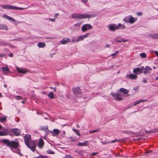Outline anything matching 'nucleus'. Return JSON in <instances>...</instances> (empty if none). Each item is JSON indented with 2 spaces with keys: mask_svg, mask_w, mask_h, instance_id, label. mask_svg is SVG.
Returning a JSON list of instances; mask_svg holds the SVG:
<instances>
[{
  "mask_svg": "<svg viewBox=\"0 0 158 158\" xmlns=\"http://www.w3.org/2000/svg\"><path fill=\"white\" fill-rule=\"evenodd\" d=\"M8 29V28L6 25L3 24L0 25V29L7 30Z\"/></svg>",
  "mask_w": 158,
  "mask_h": 158,
  "instance_id": "22",
  "label": "nucleus"
},
{
  "mask_svg": "<svg viewBox=\"0 0 158 158\" xmlns=\"http://www.w3.org/2000/svg\"><path fill=\"white\" fill-rule=\"evenodd\" d=\"M155 53H156V56H158V52L156 51Z\"/></svg>",
  "mask_w": 158,
  "mask_h": 158,
  "instance_id": "61",
  "label": "nucleus"
},
{
  "mask_svg": "<svg viewBox=\"0 0 158 158\" xmlns=\"http://www.w3.org/2000/svg\"><path fill=\"white\" fill-rule=\"evenodd\" d=\"M81 0V2L84 3H86L88 1L87 0Z\"/></svg>",
  "mask_w": 158,
  "mask_h": 158,
  "instance_id": "50",
  "label": "nucleus"
},
{
  "mask_svg": "<svg viewBox=\"0 0 158 158\" xmlns=\"http://www.w3.org/2000/svg\"><path fill=\"white\" fill-rule=\"evenodd\" d=\"M119 91L120 92H122L123 93L125 94H127L129 91V90H127L123 88H120L119 89Z\"/></svg>",
  "mask_w": 158,
  "mask_h": 158,
  "instance_id": "23",
  "label": "nucleus"
},
{
  "mask_svg": "<svg viewBox=\"0 0 158 158\" xmlns=\"http://www.w3.org/2000/svg\"><path fill=\"white\" fill-rule=\"evenodd\" d=\"M89 35V33H87L83 35H82L83 38V39L84 38H87L88 35Z\"/></svg>",
  "mask_w": 158,
  "mask_h": 158,
  "instance_id": "42",
  "label": "nucleus"
},
{
  "mask_svg": "<svg viewBox=\"0 0 158 158\" xmlns=\"http://www.w3.org/2000/svg\"><path fill=\"white\" fill-rule=\"evenodd\" d=\"M137 76L133 74H130L127 75L126 77L127 79H135L137 78Z\"/></svg>",
  "mask_w": 158,
  "mask_h": 158,
  "instance_id": "17",
  "label": "nucleus"
},
{
  "mask_svg": "<svg viewBox=\"0 0 158 158\" xmlns=\"http://www.w3.org/2000/svg\"><path fill=\"white\" fill-rule=\"evenodd\" d=\"M34 158H49L47 156H40L38 157H35Z\"/></svg>",
  "mask_w": 158,
  "mask_h": 158,
  "instance_id": "43",
  "label": "nucleus"
},
{
  "mask_svg": "<svg viewBox=\"0 0 158 158\" xmlns=\"http://www.w3.org/2000/svg\"><path fill=\"white\" fill-rule=\"evenodd\" d=\"M13 56V54L12 53H10L9 54V56L10 57H12Z\"/></svg>",
  "mask_w": 158,
  "mask_h": 158,
  "instance_id": "60",
  "label": "nucleus"
},
{
  "mask_svg": "<svg viewBox=\"0 0 158 158\" xmlns=\"http://www.w3.org/2000/svg\"><path fill=\"white\" fill-rule=\"evenodd\" d=\"M98 154V152H94V153H92L91 155H90L91 156H94L96 155H97Z\"/></svg>",
  "mask_w": 158,
  "mask_h": 158,
  "instance_id": "53",
  "label": "nucleus"
},
{
  "mask_svg": "<svg viewBox=\"0 0 158 158\" xmlns=\"http://www.w3.org/2000/svg\"><path fill=\"white\" fill-rule=\"evenodd\" d=\"M144 69V67L142 66L141 68H137L133 70V72L137 74H140L142 73Z\"/></svg>",
  "mask_w": 158,
  "mask_h": 158,
  "instance_id": "9",
  "label": "nucleus"
},
{
  "mask_svg": "<svg viewBox=\"0 0 158 158\" xmlns=\"http://www.w3.org/2000/svg\"><path fill=\"white\" fill-rule=\"evenodd\" d=\"M76 127L78 128H79L80 127L79 124H77L76 125Z\"/></svg>",
  "mask_w": 158,
  "mask_h": 158,
  "instance_id": "59",
  "label": "nucleus"
},
{
  "mask_svg": "<svg viewBox=\"0 0 158 158\" xmlns=\"http://www.w3.org/2000/svg\"><path fill=\"white\" fill-rule=\"evenodd\" d=\"M101 140L100 141L103 144H106L108 143H113L117 141L118 142H121V141L120 140H117L115 139L113 140L112 141H111L110 142H109L107 141V140H105V141H103V140H102V139H101Z\"/></svg>",
  "mask_w": 158,
  "mask_h": 158,
  "instance_id": "13",
  "label": "nucleus"
},
{
  "mask_svg": "<svg viewBox=\"0 0 158 158\" xmlns=\"http://www.w3.org/2000/svg\"><path fill=\"white\" fill-rule=\"evenodd\" d=\"M6 44L7 43L5 42H0V45H6Z\"/></svg>",
  "mask_w": 158,
  "mask_h": 158,
  "instance_id": "46",
  "label": "nucleus"
},
{
  "mask_svg": "<svg viewBox=\"0 0 158 158\" xmlns=\"http://www.w3.org/2000/svg\"><path fill=\"white\" fill-rule=\"evenodd\" d=\"M50 98L53 99L54 98V94L52 92H50L48 95Z\"/></svg>",
  "mask_w": 158,
  "mask_h": 158,
  "instance_id": "29",
  "label": "nucleus"
},
{
  "mask_svg": "<svg viewBox=\"0 0 158 158\" xmlns=\"http://www.w3.org/2000/svg\"><path fill=\"white\" fill-rule=\"evenodd\" d=\"M146 101V100H140L138 101H135L134 102V105L133 106H135L137 104L139 103L140 102H145Z\"/></svg>",
  "mask_w": 158,
  "mask_h": 158,
  "instance_id": "25",
  "label": "nucleus"
},
{
  "mask_svg": "<svg viewBox=\"0 0 158 158\" xmlns=\"http://www.w3.org/2000/svg\"><path fill=\"white\" fill-rule=\"evenodd\" d=\"M142 12H138L137 13V15L139 16H140L142 15Z\"/></svg>",
  "mask_w": 158,
  "mask_h": 158,
  "instance_id": "48",
  "label": "nucleus"
},
{
  "mask_svg": "<svg viewBox=\"0 0 158 158\" xmlns=\"http://www.w3.org/2000/svg\"><path fill=\"white\" fill-rule=\"evenodd\" d=\"M6 116H4L2 118L0 117V121L1 122H4L6 121Z\"/></svg>",
  "mask_w": 158,
  "mask_h": 158,
  "instance_id": "33",
  "label": "nucleus"
},
{
  "mask_svg": "<svg viewBox=\"0 0 158 158\" xmlns=\"http://www.w3.org/2000/svg\"><path fill=\"white\" fill-rule=\"evenodd\" d=\"M16 69L18 72L22 74H25L28 71L26 69L23 68H19L18 67H16Z\"/></svg>",
  "mask_w": 158,
  "mask_h": 158,
  "instance_id": "8",
  "label": "nucleus"
},
{
  "mask_svg": "<svg viewBox=\"0 0 158 158\" xmlns=\"http://www.w3.org/2000/svg\"><path fill=\"white\" fill-rule=\"evenodd\" d=\"M2 142L5 144L6 145L14 149H16L18 147L19 144L16 141H10L8 139H4L2 140Z\"/></svg>",
  "mask_w": 158,
  "mask_h": 158,
  "instance_id": "2",
  "label": "nucleus"
},
{
  "mask_svg": "<svg viewBox=\"0 0 158 158\" xmlns=\"http://www.w3.org/2000/svg\"><path fill=\"white\" fill-rule=\"evenodd\" d=\"M140 56L142 58H145L146 56V54L145 53L143 52L141 53L140 54Z\"/></svg>",
  "mask_w": 158,
  "mask_h": 158,
  "instance_id": "38",
  "label": "nucleus"
},
{
  "mask_svg": "<svg viewBox=\"0 0 158 158\" xmlns=\"http://www.w3.org/2000/svg\"><path fill=\"white\" fill-rule=\"evenodd\" d=\"M15 98L16 99H17V100H20V99H22V97L20 96H16V97H15Z\"/></svg>",
  "mask_w": 158,
  "mask_h": 158,
  "instance_id": "44",
  "label": "nucleus"
},
{
  "mask_svg": "<svg viewBox=\"0 0 158 158\" xmlns=\"http://www.w3.org/2000/svg\"><path fill=\"white\" fill-rule=\"evenodd\" d=\"M111 94L112 96L116 100H117L118 101L123 100V99L121 98V94L120 93H115L112 92H111Z\"/></svg>",
  "mask_w": 158,
  "mask_h": 158,
  "instance_id": "6",
  "label": "nucleus"
},
{
  "mask_svg": "<svg viewBox=\"0 0 158 158\" xmlns=\"http://www.w3.org/2000/svg\"><path fill=\"white\" fill-rule=\"evenodd\" d=\"M121 39L120 40H119L118 38H116L115 39V41L116 42H121Z\"/></svg>",
  "mask_w": 158,
  "mask_h": 158,
  "instance_id": "47",
  "label": "nucleus"
},
{
  "mask_svg": "<svg viewBox=\"0 0 158 158\" xmlns=\"http://www.w3.org/2000/svg\"><path fill=\"white\" fill-rule=\"evenodd\" d=\"M38 46L39 48H43L45 46V44L44 43L40 42L38 43Z\"/></svg>",
  "mask_w": 158,
  "mask_h": 158,
  "instance_id": "28",
  "label": "nucleus"
},
{
  "mask_svg": "<svg viewBox=\"0 0 158 158\" xmlns=\"http://www.w3.org/2000/svg\"><path fill=\"white\" fill-rule=\"evenodd\" d=\"M58 15H59L58 13H56L55 15V16H54L55 18H56Z\"/></svg>",
  "mask_w": 158,
  "mask_h": 158,
  "instance_id": "56",
  "label": "nucleus"
},
{
  "mask_svg": "<svg viewBox=\"0 0 158 158\" xmlns=\"http://www.w3.org/2000/svg\"><path fill=\"white\" fill-rule=\"evenodd\" d=\"M4 87L5 88H6V87H7V85L6 84H5L4 85Z\"/></svg>",
  "mask_w": 158,
  "mask_h": 158,
  "instance_id": "63",
  "label": "nucleus"
},
{
  "mask_svg": "<svg viewBox=\"0 0 158 158\" xmlns=\"http://www.w3.org/2000/svg\"><path fill=\"white\" fill-rule=\"evenodd\" d=\"M105 46L107 48H110V44H106Z\"/></svg>",
  "mask_w": 158,
  "mask_h": 158,
  "instance_id": "57",
  "label": "nucleus"
},
{
  "mask_svg": "<svg viewBox=\"0 0 158 158\" xmlns=\"http://www.w3.org/2000/svg\"><path fill=\"white\" fill-rule=\"evenodd\" d=\"M7 135V133L6 132L0 131V136H5Z\"/></svg>",
  "mask_w": 158,
  "mask_h": 158,
  "instance_id": "37",
  "label": "nucleus"
},
{
  "mask_svg": "<svg viewBox=\"0 0 158 158\" xmlns=\"http://www.w3.org/2000/svg\"><path fill=\"white\" fill-rule=\"evenodd\" d=\"M73 91L74 95L76 97H77L79 94H82V92L79 87L73 88Z\"/></svg>",
  "mask_w": 158,
  "mask_h": 158,
  "instance_id": "7",
  "label": "nucleus"
},
{
  "mask_svg": "<svg viewBox=\"0 0 158 158\" xmlns=\"http://www.w3.org/2000/svg\"><path fill=\"white\" fill-rule=\"evenodd\" d=\"M117 26V30L121 29H123L125 28V26L123 25L121 23H119L118 24Z\"/></svg>",
  "mask_w": 158,
  "mask_h": 158,
  "instance_id": "20",
  "label": "nucleus"
},
{
  "mask_svg": "<svg viewBox=\"0 0 158 158\" xmlns=\"http://www.w3.org/2000/svg\"><path fill=\"white\" fill-rule=\"evenodd\" d=\"M73 131L75 132V134L78 136H80V134L79 131H78V130H76L75 129H73Z\"/></svg>",
  "mask_w": 158,
  "mask_h": 158,
  "instance_id": "34",
  "label": "nucleus"
},
{
  "mask_svg": "<svg viewBox=\"0 0 158 158\" xmlns=\"http://www.w3.org/2000/svg\"><path fill=\"white\" fill-rule=\"evenodd\" d=\"M24 141L27 146L32 151L34 152L37 143V141L31 139H24Z\"/></svg>",
  "mask_w": 158,
  "mask_h": 158,
  "instance_id": "1",
  "label": "nucleus"
},
{
  "mask_svg": "<svg viewBox=\"0 0 158 158\" xmlns=\"http://www.w3.org/2000/svg\"><path fill=\"white\" fill-rule=\"evenodd\" d=\"M31 136V135L29 134H27L24 137V138H30Z\"/></svg>",
  "mask_w": 158,
  "mask_h": 158,
  "instance_id": "45",
  "label": "nucleus"
},
{
  "mask_svg": "<svg viewBox=\"0 0 158 158\" xmlns=\"http://www.w3.org/2000/svg\"><path fill=\"white\" fill-rule=\"evenodd\" d=\"M121 39H122L121 40V42H127V41L128 40H125V39H123V38H121Z\"/></svg>",
  "mask_w": 158,
  "mask_h": 158,
  "instance_id": "51",
  "label": "nucleus"
},
{
  "mask_svg": "<svg viewBox=\"0 0 158 158\" xmlns=\"http://www.w3.org/2000/svg\"><path fill=\"white\" fill-rule=\"evenodd\" d=\"M93 27L89 24H86L82 25L81 30L83 32H85L86 31L92 29Z\"/></svg>",
  "mask_w": 158,
  "mask_h": 158,
  "instance_id": "5",
  "label": "nucleus"
},
{
  "mask_svg": "<svg viewBox=\"0 0 158 158\" xmlns=\"http://www.w3.org/2000/svg\"><path fill=\"white\" fill-rule=\"evenodd\" d=\"M47 128H42V130H45V129H46Z\"/></svg>",
  "mask_w": 158,
  "mask_h": 158,
  "instance_id": "64",
  "label": "nucleus"
},
{
  "mask_svg": "<svg viewBox=\"0 0 158 158\" xmlns=\"http://www.w3.org/2000/svg\"><path fill=\"white\" fill-rule=\"evenodd\" d=\"M99 131V130H92V131H89V133L90 134H92V133H94L96 132H98V131Z\"/></svg>",
  "mask_w": 158,
  "mask_h": 158,
  "instance_id": "40",
  "label": "nucleus"
},
{
  "mask_svg": "<svg viewBox=\"0 0 158 158\" xmlns=\"http://www.w3.org/2000/svg\"><path fill=\"white\" fill-rule=\"evenodd\" d=\"M142 82H143V83H146L147 82V81L146 79H144L143 80V81H142Z\"/></svg>",
  "mask_w": 158,
  "mask_h": 158,
  "instance_id": "58",
  "label": "nucleus"
},
{
  "mask_svg": "<svg viewBox=\"0 0 158 158\" xmlns=\"http://www.w3.org/2000/svg\"><path fill=\"white\" fill-rule=\"evenodd\" d=\"M3 17L6 18L8 20H10L11 21H13L14 22H15L16 21V20L15 19H14V18H13L12 17H11L10 16H8L7 15H4Z\"/></svg>",
  "mask_w": 158,
  "mask_h": 158,
  "instance_id": "24",
  "label": "nucleus"
},
{
  "mask_svg": "<svg viewBox=\"0 0 158 158\" xmlns=\"http://www.w3.org/2000/svg\"><path fill=\"white\" fill-rule=\"evenodd\" d=\"M77 38H76L75 37H73L72 38V41L73 42H78V41H77Z\"/></svg>",
  "mask_w": 158,
  "mask_h": 158,
  "instance_id": "39",
  "label": "nucleus"
},
{
  "mask_svg": "<svg viewBox=\"0 0 158 158\" xmlns=\"http://www.w3.org/2000/svg\"><path fill=\"white\" fill-rule=\"evenodd\" d=\"M16 153H18L19 155H21V152H20V151H19V150H18L16 151Z\"/></svg>",
  "mask_w": 158,
  "mask_h": 158,
  "instance_id": "55",
  "label": "nucleus"
},
{
  "mask_svg": "<svg viewBox=\"0 0 158 158\" xmlns=\"http://www.w3.org/2000/svg\"><path fill=\"white\" fill-rule=\"evenodd\" d=\"M108 28L109 30L111 31H114L117 30V26L116 24H110L108 26Z\"/></svg>",
  "mask_w": 158,
  "mask_h": 158,
  "instance_id": "15",
  "label": "nucleus"
},
{
  "mask_svg": "<svg viewBox=\"0 0 158 158\" xmlns=\"http://www.w3.org/2000/svg\"><path fill=\"white\" fill-rule=\"evenodd\" d=\"M53 90L54 91H56V87L53 88Z\"/></svg>",
  "mask_w": 158,
  "mask_h": 158,
  "instance_id": "62",
  "label": "nucleus"
},
{
  "mask_svg": "<svg viewBox=\"0 0 158 158\" xmlns=\"http://www.w3.org/2000/svg\"><path fill=\"white\" fill-rule=\"evenodd\" d=\"M129 23H133L135 22L134 18L131 15H129Z\"/></svg>",
  "mask_w": 158,
  "mask_h": 158,
  "instance_id": "26",
  "label": "nucleus"
},
{
  "mask_svg": "<svg viewBox=\"0 0 158 158\" xmlns=\"http://www.w3.org/2000/svg\"><path fill=\"white\" fill-rule=\"evenodd\" d=\"M77 41L79 42L80 41L83 40L84 39L82 35L78 36L77 38Z\"/></svg>",
  "mask_w": 158,
  "mask_h": 158,
  "instance_id": "36",
  "label": "nucleus"
},
{
  "mask_svg": "<svg viewBox=\"0 0 158 158\" xmlns=\"http://www.w3.org/2000/svg\"><path fill=\"white\" fill-rule=\"evenodd\" d=\"M60 137L62 138H64L66 137V132L65 131H60Z\"/></svg>",
  "mask_w": 158,
  "mask_h": 158,
  "instance_id": "27",
  "label": "nucleus"
},
{
  "mask_svg": "<svg viewBox=\"0 0 158 158\" xmlns=\"http://www.w3.org/2000/svg\"><path fill=\"white\" fill-rule=\"evenodd\" d=\"M119 53V51H116L114 53H112L111 55H110V56H112V58H114V57L117 56V54Z\"/></svg>",
  "mask_w": 158,
  "mask_h": 158,
  "instance_id": "32",
  "label": "nucleus"
},
{
  "mask_svg": "<svg viewBox=\"0 0 158 158\" xmlns=\"http://www.w3.org/2000/svg\"><path fill=\"white\" fill-rule=\"evenodd\" d=\"M5 55L4 54H0V57H2L4 56Z\"/></svg>",
  "mask_w": 158,
  "mask_h": 158,
  "instance_id": "54",
  "label": "nucleus"
},
{
  "mask_svg": "<svg viewBox=\"0 0 158 158\" xmlns=\"http://www.w3.org/2000/svg\"><path fill=\"white\" fill-rule=\"evenodd\" d=\"M49 20L52 21V22H55V19H54L53 18H50Z\"/></svg>",
  "mask_w": 158,
  "mask_h": 158,
  "instance_id": "49",
  "label": "nucleus"
},
{
  "mask_svg": "<svg viewBox=\"0 0 158 158\" xmlns=\"http://www.w3.org/2000/svg\"><path fill=\"white\" fill-rule=\"evenodd\" d=\"M44 142L42 139H40L38 143V146L39 148H41L44 146Z\"/></svg>",
  "mask_w": 158,
  "mask_h": 158,
  "instance_id": "19",
  "label": "nucleus"
},
{
  "mask_svg": "<svg viewBox=\"0 0 158 158\" xmlns=\"http://www.w3.org/2000/svg\"><path fill=\"white\" fill-rule=\"evenodd\" d=\"M60 132V131L58 129H54L52 131H50V133L53 136H57L58 135Z\"/></svg>",
  "mask_w": 158,
  "mask_h": 158,
  "instance_id": "11",
  "label": "nucleus"
},
{
  "mask_svg": "<svg viewBox=\"0 0 158 158\" xmlns=\"http://www.w3.org/2000/svg\"><path fill=\"white\" fill-rule=\"evenodd\" d=\"M142 132H145L146 133L151 134L154 132H158V128L152 129L149 131H147L145 129H143L142 130Z\"/></svg>",
  "mask_w": 158,
  "mask_h": 158,
  "instance_id": "10",
  "label": "nucleus"
},
{
  "mask_svg": "<svg viewBox=\"0 0 158 158\" xmlns=\"http://www.w3.org/2000/svg\"><path fill=\"white\" fill-rule=\"evenodd\" d=\"M2 69L3 71L5 72H8L9 71V69L7 67L5 68L4 67H2Z\"/></svg>",
  "mask_w": 158,
  "mask_h": 158,
  "instance_id": "35",
  "label": "nucleus"
},
{
  "mask_svg": "<svg viewBox=\"0 0 158 158\" xmlns=\"http://www.w3.org/2000/svg\"><path fill=\"white\" fill-rule=\"evenodd\" d=\"M82 23L81 22L77 23L75 24L74 25V26L75 27H80V26L81 24Z\"/></svg>",
  "mask_w": 158,
  "mask_h": 158,
  "instance_id": "41",
  "label": "nucleus"
},
{
  "mask_svg": "<svg viewBox=\"0 0 158 158\" xmlns=\"http://www.w3.org/2000/svg\"><path fill=\"white\" fill-rule=\"evenodd\" d=\"M71 40L69 38H64L60 41V43L63 44H66L70 42Z\"/></svg>",
  "mask_w": 158,
  "mask_h": 158,
  "instance_id": "16",
  "label": "nucleus"
},
{
  "mask_svg": "<svg viewBox=\"0 0 158 158\" xmlns=\"http://www.w3.org/2000/svg\"><path fill=\"white\" fill-rule=\"evenodd\" d=\"M143 69V73L145 75H147L151 73L150 71H152V69L149 66H147L145 67L144 69V68Z\"/></svg>",
  "mask_w": 158,
  "mask_h": 158,
  "instance_id": "12",
  "label": "nucleus"
},
{
  "mask_svg": "<svg viewBox=\"0 0 158 158\" xmlns=\"http://www.w3.org/2000/svg\"><path fill=\"white\" fill-rule=\"evenodd\" d=\"M71 16L73 19H80L89 18L92 16V15H90L76 13L73 14L71 15Z\"/></svg>",
  "mask_w": 158,
  "mask_h": 158,
  "instance_id": "3",
  "label": "nucleus"
},
{
  "mask_svg": "<svg viewBox=\"0 0 158 158\" xmlns=\"http://www.w3.org/2000/svg\"><path fill=\"white\" fill-rule=\"evenodd\" d=\"M129 15L125 17L123 19V20L126 23H129Z\"/></svg>",
  "mask_w": 158,
  "mask_h": 158,
  "instance_id": "31",
  "label": "nucleus"
},
{
  "mask_svg": "<svg viewBox=\"0 0 158 158\" xmlns=\"http://www.w3.org/2000/svg\"><path fill=\"white\" fill-rule=\"evenodd\" d=\"M149 35L153 39H158V34L156 33L151 34Z\"/></svg>",
  "mask_w": 158,
  "mask_h": 158,
  "instance_id": "21",
  "label": "nucleus"
},
{
  "mask_svg": "<svg viewBox=\"0 0 158 158\" xmlns=\"http://www.w3.org/2000/svg\"><path fill=\"white\" fill-rule=\"evenodd\" d=\"M2 8L5 9H9L11 10H22L25 9V8L19 7L16 6H10L8 5H2L1 6Z\"/></svg>",
  "mask_w": 158,
  "mask_h": 158,
  "instance_id": "4",
  "label": "nucleus"
},
{
  "mask_svg": "<svg viewBox=\"0 0 158 158\" xmlns=\"http://www.w3.org/2000/svg\"><path fill=\"white\" fill-rule=\"evenodd\" d=\"M126 133L127 134H129L130 135H131L132 137H136L138 135V133H135L130 131H126Z\"/></svg>",
  "mask_w": 158,
  "mask_h": 158,
  "instance_id": "18",
  "label": "nucleus"
},
{
  "mask_svg": "<svg viewBox=\"0 0 158 158\" xmlns=\"http://www.w3.org/2000/svg\"><path fill=\"white\" fill-rule=\"evenodd\" d=\"M10 131L16 135L18 136L20 134V131L18 128L11 129Z\"/></svg>",
  "mask_w": 158,
  "mask_h": 158,
  "instance_id": "14",
  "label": "nucleus"
},
{
  "mask_svg": "<svg viewBox=\"0 0 158 158\" xmlns=\"http://www.w3.org/2000/svg\"><path fill=\"white\" fill-rule=\"evenodd\" d=\"M88 142L87 141H85L83 142H79L78 145L80 146H86Z\"/></svg>",
  "mask_w": 158,
  "mask_h": 158,
  "instance_id": "30",
  "label": "nucleus"
},
{
  "mask_svg": "<svg viewBox=\"0 0 158 158\" xmlns=\"http://www.w3.org/2000/svg\"><path fill=\"white\" fill-rule=\"evenodd\" d=\"M64 158H72L70 156L66 155Z\"/></svg>",
  "mask_w": 158,
  "mask_h": 158,
  "instance_id": "52",
  "label": "nucleus"
}]
</instances>
